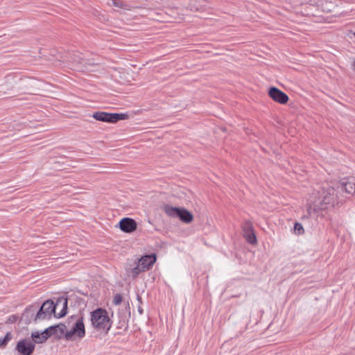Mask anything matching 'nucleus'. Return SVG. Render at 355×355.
<instances>
[{"mask_svg": "<svg viewBox=\"0 0 355 355\" xmlns=\"http://www.w3.org/2000/svg\"><path fill=\"white\" fill-rule=\"evenodd\" d=\"M268 95L274 102L280 105H286L289 101L288 95L276 87H269Z\"/></svg>", "mask_w": 355, "mask_h": 355, "instance_id": "12", "label": "nucleus"}, {"mask_svg": "<svg viewBox=\"0 0 355 355\" xmlns=\"http://www.w3.org/2000/svg\"><path fill=\"white\" fill-rule=\"evenodd\" d=\"M67 300H58L55 304L51 300L43 303L36 315V320H44L51 316L53 313L55 317L64 316L67 311Z\"/></svg>", "mask_w": 355, "mask_h": 355, "instance_id": "5", "label": "nucleus"}, {"mask_svg": "<svg viewBox=\"0 0 355 355\" xmlns=\"http://www.w3.org/2000/svg\"><path fill=\"white\" fill-rule=\"evenodd\" d=\"M294 228H295V231L297 232L298 234H301L303 232V227L300 223H296L295 225Z\"/></svg>", "mask_w": 355, "mask_h": 355, "instance_id": "21", "label": "nucleus"}, {"mask_svg": "<svg viewBox=\"0 0 355 355\" xmlns=\"http://www.w3.org/2000/svg\"><path fill=\"white\" fill-rule=\"evenodd\" d=\"M85 334V324L83 318L76 320L72 327L66 331L65 338L68 340H75L84 337Z\"/></svg>", "mask_w": 355, "mask_h": 355, "instance_id": "10", "label": "nucleus"}, {"mask_svg": "<svg viewBox=\"0 0 355 355\" xmlns=\"http://www.w3.org/2000/svg\"><path fill=\"white\" fill-rule=\"evenodd\" d=\"M243 236L247 241L251 244L257 243V239L253 230L252 225L250 222H245L242 227Z\"/></svg>", "mask_w": 355, "mask_h": 355, "instance_id": "14", "label": "nucleus"}, {"mask_svg": "<svg viewBox=\"0 0 355 355\" xmlns=\"http://www.w3.org/2000/svg\"><path fill=\"white\" fill-rule=\"evenodd\" d=\"M157 261L156 254L141 256L137 266L128 270L129 276L136 278L140 273L149 270Z\"/></svg>", "mask_w": 355, "mask_h": 355, "instance_id": "8", "label": "nucleus"}, {"mask_svg": "<svg viewBox=\"0 0 355 355\" xmlns=\"http://www.w3.org/2000/svg\"><path fill=\"white\" fill-rule=\"evenodd\" d=\"M162 211L171 218H179L182 223L189 224L193 220V215L184 207H173L169 204H164L162 207Z\"/></svg>", "mask_w": 355, "mask_h": 355, "instance_id": "7", "label": "nucleus"}, {"mask_svg": "<svg viewBox=\"0 0 355 355\" xmlns=\"http://www.w3.org/2000/svg\"><path fill=\"white\" fill-rule=\"evenodd\" d=\"M92 117L98 121L109 123H116L119 121L128 119V115L124 113H109L106 112L98 111L92 114Z\"/></svg>", "mask_w": 355, "mask_h": 355, "instance_id": "9", "label": "nucleus"}, {"mask_svg": "<svg viewBox=\"0 0 355 355\" xmlns=\"http://www.w3.org/2000/svg\"><path fill=\"white\" fill-rule=\"evenodd\" d=\"M337 6L336 0H310L306 5L307 15L321 18V22H327V19L323 18L322 14L333 12Z\"/></svg>", "mask_w": 355, "mask_h": 355, "instance_id": "4", "label": "nucleus"}, {"mask_svg": "<svg viewBox=\"0 0 355 355\" xmlns=\"http://www.w3.org/2000/svg\"><path fill=\"white\" fill-rule=\"evenodd\" d=\"M286 3L288 4L286 8L291 10L297 8L298 6L303 4V2L301 0H286Z\"/></svg>", "mask_w": 355, "mask_h": 355, "instance_id": "18", "label": "nucleus"}, {"mask_svg": "<svg viewBox=\"0 0 355 355\" xmlns=\"http://www.w3.org/2000/svg\"><path fill=\"white\" fill-rule=\"evenodd\" d=\"M11 339L12 334L10 332H8L3 338H0V347H5Z\"/></svg>", "mask_w": 355, "mask_h": 355, "instance_id": "19", "label": "nucleus"}, {"mask_svg": "<svg viewBox=\"0 0 355 355\" xmlns=\"http://www.w3.org/2000/svg\"><path fill=\"white\" fill-rule=\"evenodd\" d=\"M117 227L124 233L131 234L137 229V223L132 218H123L118 223Z\"/></svg>", "mask_w": 355, "mask_h": 355, "instance_id": "13", "label": "nucleus"}, {"mask_svg": "<svg viewBox=\"0 0 355 355\" xmlns=\"http://www.w3.org/2000/svg\"><path fill=\"white\" fill-rule=\"evenodd\" d=\"M48 329H51V332H53V335H55L56 336H60L61 335H66L67 327L63 324H60L54 327H50Z\"/></svg>", "mask_w": 355, "mask_h": 355, "instance_id": "17", "label": "nucleus"}, {"mask_svg": "<svg viewBox=\"0 0 355 355\" xmlns=\"http://www.w3.org/2000/svg\"><path fill=\"white\" fill-rule=\"evenodd\" d=\"M122 301V296L120 294H116L114 295L113 299V302L114 304L118 305Z\"/></svg>", "mask_w": 355, "mask_h": 355, "instance_id": "20", "label": "nucleus"}, {"mask_svg": "<svg viewBox=\"0 0 355 355\" xmlns=\"http://www.w3.org/2000/svg\"><path fill=\"white\" fill-rule=\"evenodd\" d=\"M337 198L334 187L313 190L306 196V208L309 214L318 213L332 205Z\"/></svg>", "mask_w": 355, "mask_h": 355, "instance_id": "2", "label": "nucleus"}, {"mask_svg": "<svg viewBox=\"0 0 355 355\" xmlns=\"http://www.w3.org/2000/svg\"><path fill=\"white\" fill-rule=\"evenodd\" d=\"M207 8V0H169L163 21H183L193 17H201Z\"/></svg>", "mask_w": 355, "mask_h": 355, "instance_id": "1", "label": "nucleus"}, {"mask_svg": "<svg viewBox=\"0 0 355 355\" xmlns=\"http://www.w3.org/2000/svg\"><path fill=\"white\" fill-rule=\"evenodd\" d=\"M64 64L71 69L79 72L92 71L96 65L95 60L92 58L80 51L71 53Z\"/></svg>", "mask_w": 355, "mask_h": 355, "instance_id": "3", "label": "nucleus"}, {"mask_svg": "<svg viewBox=\"0 0 355 355\" xmlns=\"http://www.w3.org/2000/svg\"><path fill=\"white\" fill-rule=\"evenodd\" d=\"M112 4L114 6L118 7V8H122L123 7V3L121 1H116V0H112Z\"/></svg>", "mask_w": 355, "mask_h": 355, "instance_id": "23", "label": "nucleus"}, {"mask_svg": "<svg viewBox=\"0 0 355 355\" xmlns=\"http://www.w3.org/2000/svg\"><path fill=\"white\" fill-rule=\"evenodd\" d=\"M35 347L33 341L28 338L19 340L16 344L15 350L17 355H32Z\"/></svg>", "mask_w": 355, "mask_h": 355, "instance_id": "11", "label": "nucleus"}, {"mask_svg": "<svg viewBox=\"0 0 355 355\" xmlns=\"http://www.w3.org/2000/svg\"><path fill=\"white\" fill-rule=\"evenodd\" d=\"M90 321L92 327L101 334H106L112 327V321L107 311L97 309L91 313Z\"/></svg>", "mask_w": 355, "mask_h": 355, "instance_id": "6", "label": "nucleus"}, {"mask_svg": "<svg viewBox=\"0 0 355 355\" xmlns=\"http://www.w3.org/2000/svg\"><path fill=\"white\" fill-rule=\"evenodd\" d=\"M59 53L58 49L52 48L49 49V56H56Z\"/></svg>", "mask_w": 355, "mask_h": 355, "instance_id": "22", "label": "nucleus"}, {"mask_svg": "<svg viewBox=\"0 0 355 355\" xmlns=\"http://www.w3.org/2000/svg\"><path fill=\"white\" fill-rule=\"evenodd\" d=\"M341 188L349 195H355V180H347L340 182Z\"/></svg>", "mask_w": 355, "mask_h": 355, "instance_id": "16", "label": "nucleus"}, {"mask_svg": "<svg viewBox=\"0 0 355 355\" xmlns=\"http://www.w3.org/2000/svg\"><path fill=\"white\" fill-rule=\"evenodd\" d=\"M51 329H45L42 333L39 332H33L31 334V340L33 341L34 344L35 343H42L45 342L48 338L53 335V332H51Z\"/></svg>", "mask_w": 355, "mask_h": 355, "instance_id": "15", "label": "nucleus"}]
</instances>
